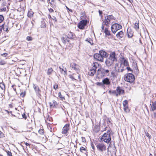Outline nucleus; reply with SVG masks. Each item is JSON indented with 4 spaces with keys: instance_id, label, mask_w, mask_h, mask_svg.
I'll return each mask as SVG.
<instances>
[{
    "instance_id": "1",
    "label": "nucleus",
    "mask_w": 156,
    "mask_h": 156,
    "mask_svg": "<svg viewBox=\"0 0 156 156\" xmlns=\"http://www.w3.org/2000/svg\"><path fill=\"white\" fill-rule=\"evenodd\" d=\"M111 131V130H108L107 133H104L101 138V140L108 144L111 140L110 134Z\"/></svg>"
},
{
    "instance_id": "2",
    "label": "nucleus",
    "mask_w": 156,
    "mask_h": 156,
    "mask_svg": "<svg viewBox=\"0 0 156 156\" xmlns=\"http://www.w3.org/2000/svg\"><path fill=\"white\" fill-rule=\"evenodd\" d=\"M124 79L126 81L132 83L134 81L135 76L132 73H129L125 75Z\"/></svg>"
},
{
    "instance_id": "3",
    "label": "nucleus",
    "mask_w": 156,
    "mask_h": 156,
    "mask_svg": "<svg viewBox=\"0 0 156 156\" xmlns=\"http://www.w3.org/2000/svg\"><path fill=\"white\" fill-rule=\"evenodd\" d=\"M114 16L112 15L105 16V19L102 20L103 25H106V26H108L110 24V21L114 20Z\"/></svg>"
},
{
    "instance_id": "4",
    "label": "nucleus",
    "mask_w": 156,
    "mask_h": 156,
    "mask_svg": "<svg viewBox=\"0 0 156 156\" xmlns=\"http://www.w3.org/2000/svg\"><path fill=\"white\" fill-rule=\"evenodd\" d=\"M97 149L99 151L103 152L106 151V147L105 145L102 143L95 144Z\"/></svg>"
},
{
    "instance_id": "5",
    "label": "nucleus",
    "mask_w": 156,
    "mask_h": 156,
    "mask_svg": "<svg viewBox=\"0 0 156 156\" xmlns=\"http://www.w3.org/2000/svg\"><path fill=\"white\" fill-rule=\"evenodd\" d=\"M122 28V26L121 25L116 23L113 24L111 27L112 32L114 34H115L118 30Z\"/></svg>"
},
{
    "instance_id": "6",
    "label": "nucleus",
    "mask_w": 156,
    "mask_h": 156,
    "mask_svg": "<svg viewBox=\"0 0 156 156\" xmlns=\"http://www.w3.org/2000/svg\"><path fill=\"white\" fill-rule=\"evenodd\" d=\"M87 23L88 21L87 20H81L78 23V28L81 30L83 29Z\"/></svg>"
},
{
    "instance_id": "7",
    "label": "nucleus",
    "mask_w": 156,
    "mask_h": 156,
    "mask_svg": "<svg viewBox=\"0 0 156 156\" xmlns=\"http://www.w3.org/2000/svg\"><path fill=\"white\" fill-rule=\"evenodd\" d=\"M69 124H66L63 127L62 130V133L66 134V136L68 134V131L69 129Z\"/></svg>"
},
{
    "instance_id": "8",
    "label": "nucleus",
    "mask_w": 156,
    "mask_h": 156,
    "mask_svg": "<svg viewBox=\"0 0 156 156\" xmlns=\"http://www.w3.org/2000/svg\"><path fill=\"white\" fill-rule=\"evenodd\" d=\"M116 96L117 97L118 95H119L121 94H123L125 93L124 90L121 89L120 87H118L116 89Z\"/></svg>"
},
{
    "instance_id": "9",
    "label": "nucleus",
    "mask_w": 156,
    "mask_h": 156,
    "mask_svg": "<svg viewBox=\"0 0 156 156\" xmlns=\"http://www.w3.org/2000/svg\"><path fill=\"white\" fill-rule=\"evenodd\" d=\"M108 58L114 62L116 61L117 59V58L116 56L115 53L114 51L111 52L110 53Z\"/></svg>"
},
{
    "instance_id": "10",
    "label": "nucleus",
    "mask_w": 156,
    "mask_h": 156,
    "mask_svg": "<svg viewBox=\"0 0 156 156\" xmlns=\"http://www.w3.org/2000/svg\"><path fill=\"white\" fill-rule=\"evenodd\" d=\"M33 87L38 97H40L41 96L40 94L41 91L39 89V87L35 84H33Z\"/></svg>"
},
{
    "instance_id": "11",
    "label": "nucleus",
    "mask_w": 156,
    "mask_h": 156,
    "mask_svg": "<svg viewBox=\"0 0 156 156\" xmlns=\"http://www.w3.org/2000/svg\"><path fill=\"white\" fill-rule=\"evenodd\" d=\"M70 67L76 71H78L79 69V66L78 65L74 62L71 63L70 64Z\"/></svg>"
},
{
    "instance_id": "12",
    "label": "nucleus",
    "mask_w": 156,
    "mask_h": 156,
    "mask_svg": "<svg viewBox=\"0 0 156 156\" xmlns=\"http://www.w3.org/2000/svg\"><path fill=\"white\" fill-rule=\"evenodd\" d=\"M94 59L101 62H103V58L99 53L95 54L94 56Z\"/></svg>"
},
{
    "instance_id": "13",
    "label": "nucleus",
    "mask_w": 156,
    "mask_h": 156,
    "mask_svg": "<svg viewBox=\"0 0 156 156\" xmlns=\"http://www.w3.org/2000/svg\"><path fill=\"white\" fill-rule=\"evenodd\" d=\"M121 63L120 64L124 66H127L129 65L128 62L126 59H125L124 57L121 58L120 60Z\"/></svg>"
},
{
    "instance_id": "14",
    "label": "nucleus",
    "mask_w": 156,
    "mask_h": 156,
    "mask_svg": "<svg viewBox=\"0 0 156 156\" xmlns=\"http://www.w3.org/2000/svg\"><path fill=\"white\" fill-rule=\"evenodd\" d=\"M114 62V61L111 60L108 58L105 61V63L106 65L108 67H109L110 66H112Z\"/></svg>"
},
{
    "instance_id": "15",
    "label": "nucleus",
    "mask_w": 156,
    "mask_h": 156,
    "mask_svg": "<svg viewBox=\"0 0 156 156\" xmlns=\"http://www.w3.org/2000/svg\"><path fill=\"white\" fill-rule=\"evenodd\" d=\"M102 82L104 86H109L111 84L110 80L108 78H104L102 80Z\"/></svg>"
},
{
    "instance_id": "16",
    "label": "nucleus",
    "mask_w": 156,
    "mask_h": 156,
    "mask_svg": "<svg viewBox=\"0 0 156 156\" xmlns=\"http://www.w3.org/2000/svg\"><path fill=\"white\" fill-rule=\"evenodd\" d=\"M99 53L101 55L102 57V58L103 59L104 58H106L108 55V54L106 52L103 50H101L99 51Z\"/></svg>"
},
{
    "instance_id": "17",
    "label": "nucleus",
    "mask_w": 156,
    "mask_h": 156,
    "mask_svg": "<svg viewBox=\"0 0 156 156\" xmlns=\"http://www.w3.org/2000/svg\"><path fill=\"white\" fill-rule=\"evenodd\" d=\"M62 41L64 44H66L67 42H69V38L67 36L65 35L62 38Z\"/></svg>"
},
{
    "instance_id": "18",
    "label": "nucleus",
    "mask_w": 156,
    "mask_h": 156,
    "mask_svg": "<svg viewBox=\"0 0 156 156\" xmlns=\"http://www.w3.org/2000/svg\"><path fill=\"white\" fill-rule=\"evenodd\" d=\"M151 106L150 108V110L153 111L156 110V101L152 102V104H151Z\"/></svg>"
},
{
    "instance_id": "19",
    "label": "nucleus",
    "mask_w": 156,
    "mask_h": 156,
    "mask_svg": "<svg viewBox=\"0 0 156 156\" xmlns=\"http://www.w3.org/2000/svg\"><path fill=\"white\" fill-rule=\"evenodd\" d=\"M49 104L51 108L55 107L57 105V102L54 100H53L52 102H49Z\"/></svg>"
},
{
    "instance_id": "20",
    "label": "nucleus",
    "mask_w": 156,
    "mask_h": 156,
    "mask_svg": "<svg viewBox=\"0 0 156 156\" xmlns=\"http://www.w3.org/2000/svg\"><path fill=\"white\" fill-rule=\"evenodd\" d=\"M128 36L129 38H131L133 35V32L130 29H127Z\"/></svg>"
},
{
    "instance_id": "21",
    "label": "nucleus",
    "mask_w": 156,
    "mask_h": 156,
    "mask_svg": "<svg viewBox=\"0 0 156 156\" xmlns=\"http://www.w3.org/2000/svg\"><path fill=\"white\" fill-rule=\"evenodd\" d=\"M123 35L124 33L122 31H121L118 32L116 35L117 37L119 39L122 38L123 37Z\"/></svg>"
},
{
    "instance_id": "22",
    "label": "nucleus",
    "mask_w": 156,
    "mask_h": 156,
    "mask_svg": "<svg viewBox=\"0 0 156 156\" xmlns=\"http://www.w3.org/2000/svg\"><path fill=\"white\" fill-rule=\"evenodd\" d=\"M96 72V71L94 69H90L89 71V72H88V74L91 76H93L95 73Z\"/></svg>"
},
{
    "instance_id": "23",
    "label": "nucleus",
    "mask_w": 156,
    "mask_h": 156,
    "mask_svg": "<svg viewBox=\"0 0 156 156\" xmlns=\"http://www.w3.org/2000/svg\"><path fill=\"white\" fill-rule=\"evenodd\" d=\"M2 27H3V29L4 31L7 32L8 31L9 28V26L8 25H6L5 26L4 24H3L2 25Z\"/></svg>"
},
{
    "instance_id": "24",
    "label": "nucleus",
    "mask_w": 156,
    "mask_h": 156,
    "mask_svg": "<svg viewBox=\"0 0 156 156\" xmlns=\"http://www.w3.org/2000/svg\"><path fill=\"white\" fill-rule=\"evenodd\" d=\"M93 66L92 69H94V70H95V71H96V69L98 67V63L97 62H95L93 64Z\"/></svg>"
},
{
    "instance_id": "25",
    "label": "nucleus",
    "mask_w": 156,
    "mask_h": 156,
    "mask_svg": "<svg viewBox=\"0 0 156 156\" xmlns=\"http://www.w3.org/2000/svg\"><path fill=\"white\" fill-rule=\"evenodd\" d=\"M34 12L31 10L29 11L27 14L28 16L29 17L31 18L33 16Z\"/></svg>"
},
{
    "instance_id": "26",
    "label": "nucleus",
    "mask_w": 156,
    "mask_h": 156,
    "mask_svg": "<svg viewBox=\"0 0 156 156\" xmlns=\"http://www.w3.org/2000/svg\"><path fill=\"white\" fill-rule=\"evenodd\" d=\"M53 72V70L51 68L48 69L47 71V74L48 75H51Z\"/></svg>"
},
{
    "instance_id": "27",
    "label": "nucleus",
    "mask_w": 156,
    "mask_h": 156,
    "mask_svg": "<svg viewBox=\"0 0 156 156\" xmlns=\"http://www.w3.org/2000/svg\"><path fill=\"white\" fill-rule=\"evenodd\" d=\"M104 32L105 33V34L108 36L110 35V31L108 30V28H105Z\"/></svg>"
},
{
    "instance_id": "28",
    "label": "nucleus",
    "mask_w": 156,
    "mask_h": 156,
    "mask_svg": "<svg viewBox=\"0 0 156 156\" xmlns=\"http://www.w3.org/2000/svg\"><path fill=\"white\" fill-rule=\"evenodd\" d=\"M120 69H118V72H122L124 70V66H122L121 64H120Z\"/></svg>"
},
{
    "instance_id": "29",
    "label": "nucleus",
    "mask_w": 156,
    "mask_h": 156,
    "mask_svg": "<svg viewBox=\"0 0 156 156\" xmlns=\"http://www.w3.org/2000/svg\"><path fill=\"white\" fill-rule=\"evenodd\" d=\"M120 65L118 63H116L115 64V69L116 71L118 72V69H120Z\"/></svg>"
},
{
    "instance_id": "30",
    "label": "nucleus",
    "mask_w": 156,
    "mask_h": 156,
    "mask_svg": "<svg viewBox=\"0 0 156 156\" xmlns=\"http://www.w3.org/2000/svg\"><path fill=\"white\" fill-rule=\"evenodd\" d=\"M59 68L60 69V71L62 73H63L62 72H64V73L65 74H67V70L66 68H65L64 69L62 68L61 67H59Z\"/></svg>"
},
{
    "instance_id": "31",
    "label": "nucleus",
    "mask_w": 156,
    "mask_h": 156,
    "mask_svg": "<svg viewBox=\"0 0 156 156\" xmlns=\"http://www.w3.org/2000/svg\"><path fill=\"white\" fill-rule=\"evenodd\" d=\"M85 41L89 43L91 45H93L94 44L92 40L90 38H87Z\"/></svg>"
},
{
    "instance_id": "32",
    "label": "nucleus",
    "mask_w": 156,
    "mask_h": 156,
    "mask_svg": "<svg viewBox=\"0 0 156 156\" xmlns=\"http://www.w3.org/2000/svg\"><path fill=\"white\" fill-rule=\"evenodd\" d=\"M69 39H73L74 38V35L72 32H70L68 34L67 36Z\"/></svg>"
},
{
    "instance_id": "33",
    "label": "nucleus",
    "mask_w": 156,
    "mask_h": 156,
    "mask_svg": "<svg viewBox=\"0 0 156 156\" xmlns=\"http://www.w3.org/2000/svg\"><path fill=\"white\" fill-rule=\"evenodd\" d=\"M134 27L136 30H137L139 29V26L138 23L136 22L135 23Z\"/></svg>"
},
{
    "instance_id": "34",
    "label": "nucleus",
    "mask_w": 156,
    "mask_h": 156,
    "mask_svg": "<svg viewBox=\"0 0 156 156\" xmlns=\"http://www.w3.org/2000/svg\"><path fill=\"white\" fill-rule=\"evenodd\" d=\"M103 82H97L96 83V84L99 86H101L102 87L104 88L105 89V86H104L103 84Z\"/></svg>"
},
{
    "instance_id": "35",
    "label": "nucleus",
    "mask_w": 156,
    "mask_h": 156,
    "mask_svg": "<svg viewBox=\"0 0 156 156\" xmlns=\"http://www.w3.org/2000/svg\"><path fill=\"white\" fill-rule=\"evenodd\" d=\"M41 27L42 28H44L46 27V24L45 22L43 20L41 22Z\"/></svg>"
},
{
    "instance_id": "36",
    "label": "nucleus",
    "mask_w": 156,
    "mask_h": 156,
    "mask_svg": "<svg viewBox=\"0 0 156 156\" xmlns=\"http://www.w3.org/2000/svg\"><path fill=\"white\" fill-rule=\"evenodd\" d=\"M0 87L1 88V89L2 90H5V85L3 83H0Z\"/></svg>"
},
{
    "instance_id": "37",
    "label": "nucleus",
    "mask_w": 156,
    "mask_h": 156,
    "mask_svg": "<svg viewBox=\"0 0 156 156\" xmlns=\"http://www.w3.org/2000/svg\"><path fill=\"white\" fill-rule=\"evenodd\" d=\"M123 107L124 110L125 112H128L129 111V109H128V105L124 106Z\"/></svg>"
},
{
    "instance_id": "38",
    "label": "nucleus",
    "mask_w": 156,
    "mask_h": 156,
    "mask_svg": "<svg viewBox=\"0 0 156 156\" xmlns=\"http://www.w3.org/2000/svg\"><path fill=\"white\" fill-rule=\"evenodd\" d=\"M59 97L62 100H65V98L62 95L61 92H59L58 94Z\"/></svg>"
},
{
    "instance_id": "39",
    "label": "nucleus",
    "mask_w": 156,
    "mask_h": 156,
    "mask_svg": "<svg viewBox=\"0 0 156 156\" xmlns=\"http://www.w3.org/2000/svg\"><path fill=\"white\" fill-rule=\"evenodd\" d=\"M38 133L41 134H43L44 133V130L43 129H40L38 131Z\"/></svg>"
},
{
    "instance_id": "40",
    "label": "nucleus",
    "mask_w": 156,
    "mask_h": 156,
    "mask_svg": "<svg viewBox=\"0 0 156 156\" xmlns=\"http://www.w3.org/2000/svg\"><path fill=\"white\" fill-rule=\"evenodd\" d=\"M4 20V17L3 15H0V23H2Z\"/></svg>"
},
{
    "instance_id": "41",
    "label": "nucleus",
    "mask_w": 156,
    "mask_h": 156,
    "mask_svg": "<svg viewBox=\"0 0 156 156\" xmlns=\"http://www.w3.org/2000/svg\"><path fill=\"white\" fill-rule=\"evenodd\" d=\"M122 104L123 106L128 105V101L126 100L123 101L122 102Z\"/></svg>"
},
{
    "instance_id": "42",
    "label": "nucleus",
    "mask_w": 156,
    "mask_h": 156,
    "mask_svg": "<svg viewBox=\"0 0 156 156\" xmlns=\"http://www.w3.org/2000/svg\"><path fill=\"white\" fill-rule=\"evenodd\" d=\"M109 93L110 94H115L116 95V91L115 90H113L112 91L111 90L109 91Z\"/></svg>"
},
{
    "instance_id": "43",
    "label": "nucleus",
    "mask_w": 156,
    "mask_h": 156,
    "mask_svg": "<svg viewBox=\"0 0 156 156\" xmlns=\"http://www.w3.org/2000/svg\"><path fill=\"white\" fill-rule=\"evenodd\" d=\"M26 95V92L24 91V92H22L20 94V97L23 98Z\"/></svg>"
},
{
    "instance_id": "44",
    "label": "nucleus",
    "mask_w": 156,
    "mask_h": 156,
    "mask_svg": "<svg viewBox=\"0 0 156 156\" xmlns=\"http://www.w3.org/2000/svg\"><path fill=\"white\" fill-rule=\"evenodd\" d=\"M6 64V62L4 60H1L0 61V65H4Z\"/></svg>"
},
{
    "instance_id": "45",
    "label": "nucleus",
    "mask_w": 156,
    "mask_h": 156,
    "mask_svg": "<svg viewBox=\"0 0 156 156\" xmlns=\"http://www.w3.org/2000/svg\"><path fill=\"white\" fill-rule=\"evenodd\" d=\"M12 87L13 88V90L15 91L16 94H17V92L16 91V86L15 85H13L12 86Z\"/></svg>"
},
{
    "instance_id": "46",
    "label": "nucleus",
    "mask_w": 156,
    "mask_h": 156,
    "mask_svg": "<svg viewBox=\"0 0 156 156\" xmlns=\"http://www.w3.org/2000/svg\"><path fill=\"white\" fill-rule=\"evenodd\" d=\"M6 152L8 156H12V154L10 151H6Z\"/></svg>"
},
{
    "instance_id": "47",
    "label": "nucleus",
    "mask_w": 156,
    "mask_h": 156,
    "mask_svg": "<svg viewBox=\"0 0 156 156\" xmlns=\"http://www.w3.org/2000/svg\"><path fill=\"white\" fill-rule=\"evenodd\" d=\"M26 39L28 41H31L32 40V38L31 37L28 36L26 38Z\"/></svg>"
},
{
    "instance_id": "48",
    "label": "nucleus",
    "mask_w": 156,
    "mask_h": 156,
    "mask_svg": "<svg viewBox=\"0 0 156 156\" xmlns=\"http://www.w3.org/2000/svg\"><path fill=\"white\" fill-rule=\"evenodd\" d=\"M80 151L81 152H83V151H85V149L84 147H81L80 148Z\"/></svg>"
},
{
    "instance_id": "49",
    "label": "nucleus",
    "mask_w": 156,
    "mask_h": 156,
    "mask_svg": "<svg viewBox=\"0 0 156 156\" xmlns=\"http://www.w3.org/2000/svg\"><path fill=\"white\" fill-rule=\"evenodd\" d=\"M6 8L5 7L4 8H2L0 9V12H5L6 11Z\"/></svg>"
},
{
    "instance_id": "50",
    "label": "nucleus",
    "mask_w": 156,
    "mask_h": 156,
    "mask_svg": "<svg viewBox=\"0 0 156 156\" xmlns=\"http://www.w3.org/2000/svg\"><path fill=\"white\" fill-rule=\"evenodd\" d=\"M82 138V142H84V143H85L86 142V139L85 137H81Z\"/></svg>"
},
{
    "instance_id": "51",
    "label": "nucleus",
    "mask_w": 156,
    "mask_h": 156,
    "mask_svg": "<svg viewBox=\"0 0 156 156\" xmlns=\"http://www.w3.org/2000/svg\"><path fill=\"white\" fill-rule=\"evenodd\" d=\"M69 78H71L73 80H75L76 79L74 78V77L71 75H70L69 76Z\"/></svg>"
},
{
    "instance_id": "52",
    "label": "nucleus",
    "mask_w": 156,
    "mask_h": 156,
    "mask_svg": "<svg viewBox=\"0 0 156 156\" xmlns=\"http://www.w3.org/2000/svg\"><path fill=\"white\" fill-rule=\"evenodd\" d=\"M22 117L23 118H24L25 119H27V116L25 113H24L22 115Z\"/></svg>"
},
{
    "instance_id": "53",
    "label": "nucleus",
    "mask_w": 156,
    "mask_h": 156,
    "mask_svg": "<svg viewBox=\"0 0 156 156\" xmlns=\"http://www.w3.org/2000/svg\"><path fill=\"white\" fill-rule=\"evenodd\" d=\"M4 137V134L1 131H0V138H2Z\"/></svg>"
},
{
    "instance_id": "54",
    "label": "nucleus",
    "mask_w": 156,
    "mask_h": 156,
    "mask_svg": "<svg viewBox=\"0 0 156 156\" xmlns=\"http://www.w3.org/2000/svg\"><path fill=\"white\" fill-rule=\"evenodd\" d=\"M53 88L54 89H55V90L56 89H57L58 88V85L57 84H55L54 85V86H53Z\"/></svg>"
},
{
    "instance_id": "55",
    "label": "nucleus",
    "mask_w": 156,
    "mask_h": 156,
    "mask_svg": "<svg viewBox=\"0 0 156 156\" xmlns=\"http://www.w3.org/2000/svg\"><path fill=\"white\" fill-rule=\"evenodd\" d=\"M126 69H127V70L128 71H132V70L130 68L129 66L127 67L126 68Z\"/></svg>"
},
{
    "instance_id": "56",
    "label": "nucleus",
    "mask_w": 156,
    "mask_h": 156,
    "mask_svg": "<svg viewBox=\"0 0 156 156\" xmlns=\"http://www.w3.org/2000/svg\"><path fill=\"white\" fill-rule=\"evenodd\" d=\"M66 8L67 10L69 11L70 12H73V10L69 9L68 7L67 6H66Z\"/></svg>"
},
{
    "instance_id": "57",
    "label": "nucleus",
    "mask_w": 156,
    "mask_h": 156,
    "mask_svg": "<svg viewBox=\"0 0 156 156\" xmlns=\"http://www.w3.org/2000/svg\"><path fill=\"white\" fill-rule=\"evenodd\" d=\"M146 136L149 138H151V136L148 133H147L146 134Z\"/></svg>"
},
{
    "instance_id": "58",
    "label": "nucleus",
    "mask_w": 156,
    "mask_h": 156,
    "mask_svg": "<svg viewBox=\"0 0 156 156\" xmlns=\"http://www.w3.org/2000/svg\"><path fill=\"white\" fill-rule=\"evenodd\" d=\"M104 25H103V23H102V26H101V31H102V30L104 31L105 30H104Z\"/></svg>"
},
{
    "instance_id": "59",
    "label": "nucleus",
    "mask_w": 156,
    "mask_h": 156,
    "mask_svg": "<svg viewBox=\"0 0 156 156\" xmlns=\"http://www.w3.org/2000/svg\"><path fill=\"white\" fill-rule=\"evenodd\" d=\"M108 128V127H105V128H104L102 131H106L107 130V129Z\"/></svg>"
},
{
    "instance_id": "60",
    "label": "nucleus",
    "mask_w": 156,
    "mask_h": 156,
    "mask_svg": "<svg viewBox=\"0 0 156 156\" xmlns=\"http://www.w3.org/2000/svg\"><path fill=\"white\" fill-rule=\"evenodd\" d=\"M7 53H3L2 54V56H4V57H5L7 55Z\"/></svg>"
},
{
    "instance_id": "61",
    "label": "nucleus",
    "mask_w": 156,
    "mask_h": 156,
    "mask_svg": "<svg viewBox=\"0 0 156 156\" xmlns=\"http://www.w3.org/2000/svg\"><path fill=\"white\" fill-rule=\"evenodd\" d=\"M49 11L50 12H54V10H53V9H52L51 8H50L49 9Z\"/></svg>"
},
{
    "instance_id": "62",
    "label": "nucleus",
    "mask_w": 156,
    "mask_h": 156,
    "mask_svg": "<svg viewBox=\"0 0 156 156\" xmlns=\"http://www.w3.org/2000/svg\"><path fill=\"white\" fill-rule=\"evenodd\" d=\"M54 0H48L50 4H51V3L54 2Z\"/></svg>"
},
{
    "instance_id": "63",
    "label": "nucleus",
    "mask_w": 156,
    "mask_h": 156,
    "mask_svg": "<svg viewBox=\"0 0 156 156\" xmlns=\"http://www.w3.org/2000/svg\"><path fill=\"white\" fill-rule=\"evenodd\" d=\"M104 72L105 73H109V70L108 69H105Z\"/></svg>"
},
{
    "instance_id": "64",
    "label": "nucleus",
    "mask_w": 156,
    "mask_h": 156,
    "mask_svg": "<svg viewBox=\"0 0 156 156\" xmlns=\"http://www.w3.org/2000/svg\"><path fill=\"white\" fill-rule=\"evenodd\" d=\"M91 147H92V149L94 150V149H95V147H94V145L93 144H92L91 145Z\"/></svg>"
}]
</instances>
